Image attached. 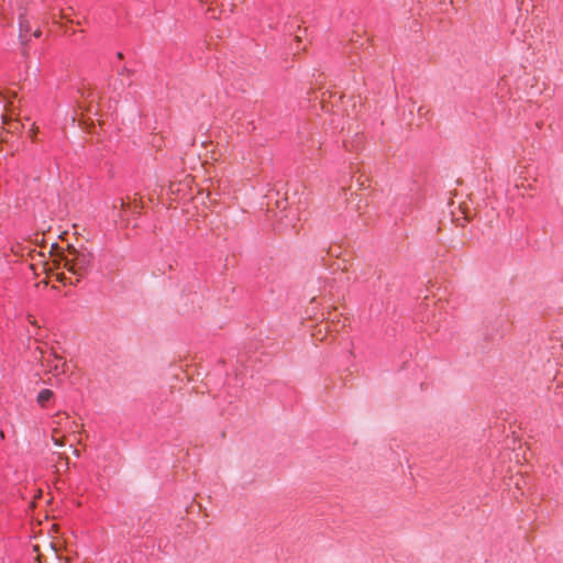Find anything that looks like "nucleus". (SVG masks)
<instances>
[{"instance_id": "nucleus-9", "label": "nucleus", "mask_w": 563, "mask_h": 563, "mask_svg": "<svg viewBox=\"0 0 563 563\" xmlns=\"http://www.w3.org/2000/svg\"><path fill=\"white\" fill-rule=\"evenodd\" d=\"M9 97H16V93L14 91H8Z\"/></svg>"}, {"instance_id": "nucleus-4", "label": "nucleus", "mask_w": 563, "mask_h": 563, "mask_svg": "<svg viewBox=\"0 0 563 563\" xmlns=\"http://www.w3.org/2000/svg\"><path fill=\"white\" fill-rule=\"evenodd\" d=\"M4 123L9 125L8 131L12 132V133L14 131L19 130V128H20V123L16 122V121H14V122H7V121H4Z\"/></svg>"}, {"instance_id": "nucleus-10", "label": "nucleus", "mask_w": 563, "mask_h": 563, "mask_svg": "<svg viewBox=\"0 0 563 563\" xmlns=\"http://www.w3.org/2000/svg\"><path fill=\"white\" fill-rule=\"evenodd\" d=\"M211 196H212V195H211V192H210V191H208L207 197H208V199H209L211 202H213L214 200L211 198Z\"/></svg>"}, {"instance_id": "nucleus-6", "label": "nucleus", "mask_w": 563, "mask_h": 563, "mask_svg": "<svg viewBox=\"0 0 563 563\" xmlns=\"http://www.w3.org/2000/svg\"><path fill=\"white\" fill-rule=\"evenodd\" d=\"M118 73L120 76H131L132 75V70L125 66H123Z\"/></svg>"}, {"instance_id": "nucleus-5", "label": "nucleus", "mask_w": 563, "mask_h": 563, "mask_svg": "<svg viewBox=\"0 0 563 563\" xmlns=\"http://www.w3.org/2000/svg\"><path fill=\"white\" fill-rule=\"evenodd\" d=\"M37 132H38V129L35 125H32V128L29 130V137L32 141H35Z\"/></svg>"}, {"instance_id": "nucleus-1", "label": "nucleus", "mask_w": 563, "mask_h": 563, "mask_svg": "<svg viewBox=\"0 0 563 563\" xmlns=\"http://www.w3.org/2000/svg\"><path fill=\"white\" fill-rule=\"evenodd\" d=\"M68 252L73 257L63 255L60 257L63 267L77 276L87 274L92 265L93 255L90 252L77 251L74 246H68Z\"/></svg>"}, {"instance_id": "nucleus-7", "label": "nucleus", "mask_w": 563, "mask_h": 563, "mask_svg": "<svg viewBox=\"0 0 563 563\" xmlns=\"http://www.w3.org/2000/svg\"><path fill=\"white\" fill-rule=\"evenodd\" d=\"M90 96H91V91H90V90H88V91H87V95H86V91H85V90H82V91H81V97H84V98H88V97H90Z\"/></svg>"}, {"instance_id": "nucleus-13", "label": "nucleus", "mask_w": 563, "mask_h": 563, "mask_svg": "<svg viewBox=\"0 0 563 563\" xmlns=\"http://www.w3.org/2000/svg\"><path fill=\"white\" fill-rule=\"evenodd\" d=\"M54 369L57 371L58 369V364H55L54 365Z\"/></svg>"}, {"instance_id": "nucleus-2", "label": "nucleus", "mask_w": 563, "mask_h": 563, "mask_svg": "<svg viewBox=\"0 0 563 563\" xmlns=\"http://www.w3.org/2000/svg\"><path fill=\"white\" fill-rule=\"evenodd\" d=\"M54 397V393L51 389H43L37 395V404L45 408L48 404V401Z\"/></svg>"}, {"instance_id": "nucleus-3", "label": "nucleus", "mask_w": 563, "mask_h": 563, "mask_svg": "<svg viewBox=\"0 0 563 563\" xmlns=\"http://www.w3.org/2000/svg\"><path fill=\"white\" fill-rule=\"evenodd\" d=\"M31 31L29 20L24 13L20 14V37L25 38L26 34Z\"/></svg>"}, {"instance_id": "nucleus-8", "label": "nucleus", "mask_w": 563, "mask_h": 563, "mask_svg": "<svg viewBox=\"0 0 563 563\" xmlns=\"http://www.w3.org/2000/svg\"><path fill=\"white\" fill-rule=\"evenodd\" d=\"M34 37H40L42 35V32L41 30H36L34 33H33Z\"/></svg>"}, {"instance_id": "nucleus-12", "label": "nucleus", "mask_w": 563, "mask_h": 563, "mask_svg": "<svg viewBox=\"0 0 563 563\" xmlns=\"http://www.w3.org/2000/svg\"><path fill=\"white\" fill-rule=\"evenodd\" d=\"M470 220H471V218L468 216L464 217V222H468Z\"/></svg>"}, {"instance_id": "nucleus-11", "label": "nucleus", "mask_w": 563, "mask_h": 563, "mask_svg": "<svg viewBox=\"0 0 563 563\" xmlns=\"http://www.w3.org/2000/svg\"><path fill=\"white\" fill-rule=\"evenodd\" d=\"M117 57H118L119 59H122V58H123V54H122L121 52H118V53H117Z\"/></svg>"}]
</instances>
